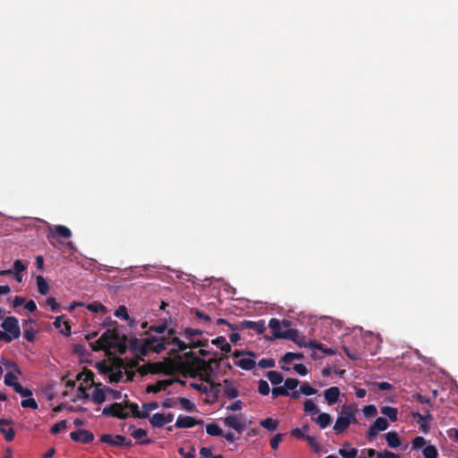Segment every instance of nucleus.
I'll list each match as a JSON object with an SVG mask.
<instances>
[{
  "label": "nucleus",
  "instance_id": "nucleus-1",
  "mask_svg": "<svg viewBox=\"0 0 458 458\" xmlns=\"http://www.w3.org/2000/svg\"><path fill=\"white\" fill-rule=\"evenodd\" d=\"M185 341L174 337L171 342H165L163 338L148 337L140 343L142 354L149 351L160 352L165 349L166 344H171V351L182 352L187 348L204 347L208 344V339L203 336V332L199 329L186 328L183 332Z\"/></svg>",
  "mask_w": 458,
  "mask_h": 458
},
{
  "label": "nucleus",
  "instance_id": "nucleus-2",
  "mask_svg": "<svg viewBox=\"0 0 458 458\" xmlns=\"http://www.w3.org/2000/svg\"><path fill=\"white\" fill-rule=\"evenodd\" d=\"M354 422H356V410L352 406L344 405L342 407L341 412L335 420L333 430L336 435H341L348 428L351 423Z\"/></svg>",
  "mask_w": 458,
  "mask_h": 458
},
{
  "label": "nucleus",
  "instance_id": "nucleus-3",
  "mask_svg": "<svg viewBox=\"0 0 458 458\" xmlns=\"http://www.w3.org/2000/svg\"><path fill=\"white\" fill-rule=\"evenodd\" d=\"M1 327L4 331H0V341L10 343L20 337L21 329L16 318L12 316L5 318L1 323Z\"/></svg>",
  "mask_w": 458,
  "mask_h": 458
},
{
  "label": "nucleus",
  "instance_id": "nucleus-4",
  "mask_svg": "<svg viewBox=\"0 0 458 458\" xmlns=\"http://www.w3.org/2000/svg\"><path fill=\"white\" fill-rule=\"evenodd\" d=\"M276 338L292 339L295 333L290 328V323L287 320L280 321L277 318H271L268 323Z\"/></svg>",
  "mask_w": 458,
  "mask_h": 458
},
{
  "label": "nucleus",
  "instance_id": "nucleus-5",
  "mask_svg": "<svg viewBox=\"0 0 458 458\" xmlns=\"http://www.w3.org/2000/svg\"><path fill=\"white\" fill-rule=\"evenodd\" d=\"M72 236V231L65 225H48L47 239L49 243L55 247L57 246L55 242H58V238L69 239Z\"/></svg>",
  "mask_w": 458,
  "mask_h": 458
},
{
  "label": "nucleus",
  "instance_id": "nucleus-6",
  "mask_svg": "<svg viewBox=\"0 0 458 458\" xmlns=\"http://www.w3.org/2000/svg\"><path fill=\"white\" fill-rule=\"evenodd\" d=\"M116 344L117 335L113 331L107 330L101 335L98 340L91 344V347L94 351H106L110 348L116 346Z\"/></svg>",
  "mask_w": 458,
  "mask_h": 458
},
{
  "label": "nucleus",
  "instance_id": "nucleus-7",
  "mask_svg": "<svg viewBox=\"0 0 458 458\" xmlns=\"http://www.w3.org/2000/svg\"><path fill=\"white\" fill-rule=\"evenodd\" d=\"M131 413H132L131 404H130V407H127L121 403H114L109 406H106L102 411L104 416H112L119 419H125L129 417Z\"/></svg>",
  "mask_w": 458,
  "mask_h": 458
},
{
  "label": "nucleus",
  "instance_id": "nucleus-8",
  "mask_svg": "<svg viewBox=\"0 0 458 458\" xmlns=\"http://www.w3.org/2000/svg\"><path fill=\"white\" fill-rule=\"evenodd\" d=\"M28 262L16 259L13 263V269L1 270L0 276H5L13 279L16 283H22L23 272L27 269Z\"/></svg>",
  "mask_w": 458,
  "mask_h": 458
},
{
  "label": "nucleus",
  "instance_id": "nucleus-9",
  "mask_svg": "<svg viewBox=\"0 0 458 458\" xmlns=\"http://www.w3.org/2000/svg\"><path fill=\"white\" fill-rule=\"evenodd\" d=\"M16 372L8 371L4 376V384L7 386L13 388L14 392L21 394V396H31L32 393L30 389L22 387L18 382V376Z\"/></svg>",
  "mask_w": 458,
  "mask_h": 458
},
{
  "label": "nucleus",
  "instance_id": "nucleus-10",
  "mask_svg": "<svg viewBox=\"0 0 458 458\" xmlns=\"http://www.w3.org/2000/svg\"><path fill=\"white\" fill-rule=\"evenodd\" d=\"M94 374L90 371H86L83 373H80L77 376V380L80 381V385L77 388L78 394L76 398L72 400L75 402L76 399H85L88 398V394L86 393L87 385L93 383Z\"/></svg>",
  "mask_w": 458,
  "mask_h": 458
},
{
  "label": "nucleus",
  "instance_id": "nucleus-11",
  "mask_svg": "<svg viewBox=\"0 0 458 458\" xmlns=\"http://www.w3.org/2000/svg\"><path fill=\"white\" fill-rule=\"evenodd\" d=\"M388 427L389 423L386 418H377V420L369 426L367 432V438L369 441L374 440L380 432L386 430Z\"/></svg>",
  "mask_w": 458,
  "mask_h": 458
},
{
  "label": "nucleus",
  "instance_id": "nucleus-12",
  "mask_svg": "<svg viewBox=\"0 0 458 458\" xmlns=\"http://www.w3.org/2000/svg\"><path fill=\"white\" fill-rule=\"evenodd\" d=\"M141 374H168L171 371V366L164 362L147 363L140 367Z\"/></svg>",
  "mask_w": 458,
  "mask_h": 458
},
{
  "label": "nucleus",
  "instance_id": "nucleus-13",
  "mask_svg": "<svg viewBox=\"0 0 458 458\" xmlns=\"http://www.w3.org/2000/svg\"><path fill=\"white\" fill-rule=\"evenodd\" d=\"M224 424L234 429L238 433H242L245 428L244 419L242 414H231L223 419Z\"/></svg>",
  "mask_w": 458,
  "mask_h": 458
},
{
  "label": "nucleus",
  "instance_id": "nucleus-14",
  "mask_svg": "<svg viewBox=\"0 0 458 458\" xmlns=\"http://www.w3.org/2000/svg\"><path fill=\"white\" fill-rule=\"evenodd\" d=\"M100 441L108 445L116 447L131 445V441L127 440L126 437L122 435L104 434L100 437Z\"/></svg>",
  "mask_w": 458,
  "mask_h": 458
},
{
  "label": "nucleus",
  "instance_id": "nucleus-15",
  "mask_svg": "<svg viewBox=\"0 0 458 458\" xmlns=\"http://www.w3.org/2000/svg\"><path fill=\"white\" fill-rule=\"evenodd\" d=\"M158 407L157 402H150L144 403L141 409H139L137 404L131 403V411L137 418L145 419L149 416L150 411L156 410Z\"/></svg>",
  "mask_w": 458,
  "mask_h": 458
},
{
  "label": "nucleus",
  "instance_id": "nucleus-16",
  "mask_svg": "<svg viewBox=\"0 0 458 458\" xmlns=\"http://www.w3.org/2000/svg\"><path fill=\"white\" fill-rule=\"evenodd\" d=\"M235 364L242 369L250 370L256 366L255 355L252 352L243 353L236 357Z\"/></svg>",
  "mask_w": 458,
  "mask_h": 458
},
{
  "label": "nucleus",
  "instance_id": "nucleus-17",
  "mask_svg": "<svg viewBox=\"0 0 458 458\" xmlns=\"http://www.w3.org/2000/svg\"><path fill=\"white\" fill-rule=\"evenodd\" d=\"M363 339L365 344H369V352L371 354H376L378 349L380 348V344L382 343V339L379 335H375L372 332H366L363 335Z\"/></svg>",
  "mask_w": 458,
  "mask_h": 458
},
{
  "label": "nucleus",
  "instance_id": "nucleus-18",
  "mask_svg": "<svg viewBox=\"0 0 458 458\" xmlns=\"http://www.w3.org/2000/svg\"><path fill=\"white\" fill-rule=\"evenodd\" d=\"M203 420H197L191 416H179L176 420L174 427L177 428H189L196 425H203Z\"/></svg>",
  "mask_w": 458,
  "mask_h": 458
},
{
  "label": "nucleus",
  "instance_id": "nucleus-19",
  "mask_svg": "<svg viewBox=\"0 0 458 458\" xmlns=\"http://www.w3.org/2000/svg\"><path fill=\"white\" fill-rule=\"evenodd\" d=\"M174 415L172 413H155L150 419L149 422L153 427L161 428L167 423L172 422Z\"/></svg>",
  "mask_w": 458,
  "mask_h": 458
},
{
  "label": "nucleus",
  "instance_id": "nucleus-20",
  "mask_svg": "<svg viewBox=\"0 0 458 458\" xmlns=\"http://www.w3.org/2000/svg\"><path fill=\"white\" fill-rule=\"evenodd\" d=\"M70 436L73 441L83 444L90 443L94 439L93 434L85 429H79L77 431H73L71 433Z\"/></svg>",
  "mask_w": 458,
  "mask_h": 458
},
{
  "label": "nucleus",
  "instance_id": "nucleus-21",
  "mask_svg": "<svg viewBox=\"0 0 458 458\" xmlns=\"http://www.w3.org/2000/svg\"><path fill=\"white\" fill-rule=\"evenodd\" d=\"M219 386L222 392L230 399H233L238 396V391L234 386L233 383L228 379L223 380Z\"/></svg>",
  "mask_w": 458,
  "mask_h": 458
},
{
  "label": "nucleus",
  "instance_id": "nucleus-22",
  "mask_svg": "<svg viewBox=\"0 0 458 458\" xmlns=\"http://www.w3.org/2000/svg\"><path fill=\"white\" fill-rule=\"evenodd\" d=\"M328 405L335 404L340 397V390L337 386H331L323 393Z\"/></svg>",
  "mask_w": 458,
  "mask_h": 458
},
{
  "label": "nucleus",
  "instance_id": "nucleus-23",
  "mask_svg": "<svg viewBox=\"0 0 458 458\" xmlns=\"http://www.w3.org/2000/svg\"><path fill=\"white\" fill-rule=\"evenodd\" d=\"M128 433L135 439L140 440V444H148L149 439L146 438L147 431L142 428H136L134 426L128 427Z\"/></svg>",
  "mask_w": 458,
  "mask_h": 458
},
{
  "label": "nucleus",
  "instance_id": "nucleus-24",
  "mask_svg": "<svg viewBox=\"0 0 458 458\" xmlns=\"http://www.w3.org/2000/svg\"><path fill=\"white\" fill-rule=\"evenodd\" d=\"M271 394L274 399L279 396H289L292 399H299V394L297 392H289L283 386L274 387L271 390Z\"/></svg>",
  "mask_w": 458,
  "mask_h": 458
},
{
  "label": "nucleus",
  "instance_id": "nucleus-25",
  "mask_svg": "<svg viewBox=\"0 0 458 458\" xmlns=\"http://www.w3.org/2000/svg\"><path fill=\"white\" fill-rule=\"evenodd\" d=\"M171 384H172L171 379L158 380L156 384L148 386L147 392L156 394V393H158L160 391L166 389V387L168 386H170Z\"/></svg>",
  "mask_w": 458,
  "mask_h": 458
},
{
  "label": "nucleus",
  "instance_id": "nucleus-26",
  "mask_svg": "<svg viewBox=\"0 0 458 458\" xmlns=\"http://www.w3.org/2000/svg\"><path fill=\"white\" fill-rule=\"evenodd\" d=\"M338 454L343 458H356L358 456V450L352 447L350 444L345 443L343 445V447L339 449Z\"/></svg>",
  "mask_w": 458,
  "mask_h": 458
},
{
  "label": "nucleus",
  "instance_id": "nucleus-27",
  "mask_svg": "<svg viewBox=\"0 0 458 458\" xmlns=\"http://www.w3.org/2000/svg\"><path fill=\"white\" fill-rule=\"evenodd\" d=\"M386 441L387 443V445L390 448H398L401 446V440L400 437L395 431H390L387 432L385 435Z\"/></svg>",
  "mask_w": 458,
  "mask_h": 458
},
{
  "label": "nucleus",
  "instance_id": "nucleus-28",
  "mask_svg": "<svg viewBox=\"0 0 458 458\" xmlns=\"http://www.w3.org/2000/svg\"><path fill=\"white\" fill-rule=\"evenodd\" d=\"M91 399L95 403L100 404L104 403L106 399V387L99 388L97 387L94 389Z\"/></svg>",
  "mask_w": 458,
  "mask_h": 458
},
{
  "label": "nucleus",
  "instance_id": "nucleus-29",
  "mask_svg": "<svg viewBox=\"0 0 458 458\" xmlns=\"http://www.w3.org/2000/svg\"><path fill=\"white\" fill-rule=\"evenodd\" d=\"M313 420L321 428H326L327 427H328L330 425V423L332 422V418L331 416L328 414V413H326V412H322L320 414H318V416L315 419H313Z\"/></svg>",
  "mask_w": 458,
  "mask_h": 458
},
{
  "label": "nucleus",
  "instance_id": "nucleus-30",
  "mask_svg": "<svg viewBox=\"0 0 458 458\" xmlns=\"http://www.w3.org/2000/svg\"><path fill=\"white\" fill-rule=\"evenodd\" d=\"M380 411L384 416H386L393 422L398 420V411L394 407L383 406Z\"/></svg>",
  "mask_w": 458,
  "mask_h": 458
},
{
  "label": "nucleus",
  "instance_id": "nucleus-31",
  "mask_svg": "<svg viewBox=\"0 0 458 458\" xmlns=\"http://www.w3.org/2000/svg\"><path fill=\"white\" fill-rule=\"evenodd\" d=\"M303 411L310 415H316L319 409L312 399H308L303 403Z\"/></svg>",
  "mask_w": 458,
  "mask_h": 458
},
{
  "label": "nucleus",
  "instance_id": "nucleus-32",
  "mask_svg": "<svg viewBox=\"0 0 458 458\" xmlns=\"http://www.w3.org/2000/svg\"><path fill=\"white\" fill-rule=\"evenodd\" d=\"M177 403L181 405L182 409L185 410L186 411L192 412L196 411L195 403L189 399L178 398Z\"/></svg>",
  "mask_w": 458,
  "mask_h": 458
},
{
  "label": "nucleus",
  "instance_id": "nucleus-33",
  "mask_svg": "<svg viewBox=\"0 0 458 458\" xmlns=\"http://www.w3.org/2000/svg\"><path fill=\"white\" fill-rule=\"evenodd\" d=\"M260 425L268 431L273 432L278 427V420L272 418H267L260 421Z\"/></svg>",
  "mask_w": 458,
  "mask_h": 458
},
{
  "label": "nucleus",
  "instance_id": "nucleus-34",
  "mask_svg": "<svg viewBox=\"0 0 458 458\" xmlns=\"http://www.w3.org/2000/svg\"><path fill=\"white\" fill-rule=\"evenodd\" d=\"M176 277L178 281L174 282L175 284H184L185 283H191L192 284H195V277L182 273V272H175Z\"/></svg>",
  "mask_w": 458,
  "mask_h": 458
},
{
  "label": "nucleus",
  "instance_id": "nucleus-35",
  "mask_svg": "<svg viewBox=\"0 0 458 458\" xmlns=\"http://www.w3.org/2000/svg\"><path fill=\"white\" fill-rule=\"evenodd\" d=\"M267 377L274 386L281 384L284 380L282 374L275 370L268 371L267 373Z\"/></svg>",
  "mask_w": 458,
  "mask_h": 458
},
{
  "label": "nucleus",
  "instance_id": "nucleus-36",
  "mask_svg": "<svg viewBox=\"0 0 458 458\" xmlns=\"http://www.w3.org/2000/svg\"><path fill=\"white\" fill-rule=\"evenodd\" d=\"M296 392L299 394V398L301 397V394L310 396L317 394V390L314 387L310 386L308 383L301 384V386Z\"/></svg>",
  "mask_w": 458,
  "mask_h": 458
},
{
  "label": "nucleus",
  "instance_id": "nucleus-37",
  "mask_svg": "<svg viewBox=\"0 0 458 458\" xmlns=\"http://www.w3.org/2000/svg\"><path fill=\"white\" fill-rule=\"evenodd\" d=\"M422 454L425 458H437L438 456L437 448L432 445H427L422 449Z\"/></svg>",
  "mask_w": 458,
  "mask_h": 458
},
{
  "label": "nucleus",
  "instance_id": "nucleus-38",
  "mask_svg": "<svg viewBox=\"0 0 458 458\" xmlns=\"http://www.w3.org/2000/svg\"><path fill=\"white\" fill-rule=\"evenodd\" d=\"M1 364L6 369H9V371L16 372L19 375H21V370L18 367V365L11 360H8L6 359L1 360Z\"/></svg>",
  "mask_w": 458,
  "mask_h": 458
},
{
  "label": "nucleus",
  "instance_id": "nucleus-39",
  "mask_svg": "<svg viewBox=\"0 0 458 458\" xmlns=\"http://www.w3.org/2000/svg\"><path fill=\"white\" fill-rule=\"evenodd\" d=\"M427 445V440L420 436H418L413 438L411 442V449L412 450H420L423 449Z\"/></svg>",
  "mask_w": 458,
  "mask_h": 458
},
{
  "label": "nucleus",
  "instance_id": "nucleus-40",
  "mask_svg": "<svg viewBox=\"0 0 458 458\" xmlns=\"http://www.w3.org/2000/svg\"><path fill=\"white\" fill-rule=\"evenodd\" d=\"M206 431L210 436H221L223 435L222 428L216 423L208 424L206 427Z\"/></svg>",
  "mask_w": 458,
  "mask_h": 458
},
{
  "label": "nucleus",
  "instance_id": "nucleus-41",
  "mask_svg": "<svg viewBox=\"0 0 458 458\" xmlns=\"http://www.w3.org/2000/svg\"><path fill=\"white\" fill-rule=\"evenodd\" d=\"M302 354L294 352H286L281 359V363H291L295 360H301Z\"/></svg>",
  "mask_w": 458,
  "mask_h": 458
},
{
  "label": "nucleus",
  "instance_id": "nucleus-42",
  "mask_svg": "<svg viewBox=\"0 0 458 458\" xmlns=\"http://www.w3.org/2000/svg\"><path fill=\"white\" fill-rule=\"evenodd\" d=\"M300 381L296 378H287L284 383V387L289 392L298 391L296 388L299 386Z\"/></svg>",
  "mask_w": 458,
  "mask_h": 458
},
{
  "label": "nucleus",
  "instance_id": "nucleus-43",
  "mask_svg": "<svg viewBox=\"0 0 458 458\" xmlns=\"http://www.w3.org/2000/svg\"><path fill=\"white\" fill-rule=\"evenodd\" d=\"M7 426H1L0 432L4 436L6 441H13L15 436V432L13 428Z\"/></svg>",
  "mask_w": 458,
  "mask_h": 458
},
{
  "label": "nucleus",
  "instance_id": "nucleus-44",
  "mask_svg": "<svg viewBox=\"0 0 458 458\" xmlns=\"http://www.w3.org/2000/svg\"><path fill=\"white\" fill-rule=\"evenodd\" d=\"M86 308L90 310L91 312L97 313V312H106V308L98 302H91L86 306Z\"/></svg>",
  "mask_w": 458,
  "mask_h": 458
},
{
  "label": "nucleus",
  "instance_id": "nucleus-45",
  "mask_svg": "<svg viewBox=\"0 0 458 458\" xmlns=\"http://www.w3.org/2000/svg\"><path fill=\"white\" fill-rule=\"evenodd\" d=\"M194 314H195V317L198 318L199 324H202L204 326L209 325V323L211 321L210 316L203 313L200 310H195Z\"/></svg>",
  "mask_w": 458,
  "mask_h": 458
},
{
  "label": "nucleus",
  "instance_id": "nucleus-46",
  "mask_svg": "<svg viewBox=\"0 0 458 458\" xmlns=\"http://www.w3.org/2000/svg\"><path fill=\"white\" fill-rule=\"evenodd\" d=\"M114 316L125 321L130 319L127 309L124 306H119L118 309L114 311Z\"/></svg>",
  "mask_w": 458,
  "mask_h": 458
},
{
  "label": "nucleus",
  "instance_id": "nucleus-47",
  "mask_svg": "<svg viewBox=\"0 0 458 458\" xmlns=\"http://www.w3.org/2000/svg\"><path fill=\"white\" fill-rule=\"evenodd\" d=\"M362 412L365 418H371L377 414V411L375 405L369 404L364 406Z\"/></svg>",
  "mask_w": 458,
  "mask_h": 458
},
{
  "label": "nucleus",
  "instance_id": "nucleus-48",
  "mask_svg": "<svg viewBox=\"0 0 458 458\" xmlns=\"http://www.w3.org/2000/svg\"><path fill=\"white\" fill-rule=\"evenodd\" d=\"M306 348H309V349H310V350H312L314 352L316 350H320V351H322L325 353H331V352L329 350L324 349L321 344H319L318 342H314V341L307 342V347Z\"/></svg>",
  "mask_w": 458,
  "mask_h": 458
},
{
  "label": "nucleus",
  "instance_id": "nucleus-49",
  "mask_svg": "<svg viewBox=\"0 0 458 458\" xmlns=\"http://www.w3.org/2000/svg\"><path fill=\"white\" fill-rule=\"evenodd\" d=\"M259 393L262 395H267L270 392L269 385L265 380H259V386H258Z\"/></svg>",
  "mask_w": 458,
  "mask_h": 458
},
{
  "label": "nucleus",
  "instance_id": "nucleus-50",
  "mask_svg": "<svg viewBox=\"0 0 458 458\" xmlns=\"http://www.w3.org/2000/svg\"><path fill=\"white\" fill-rule=\"evenodd\" d=\"M276 365V362L273 359H261L258 362V366L261 369H270L274 368Z\"/></svg>",
  "mask_w": 458,
  "mask_h": 458
},
{
  "label": "nucleus",
  "instance_id": "nucleus-51",
  "mask_svg": "<svg viewBox=\"0 0 458 458\" xmlns=\"http://www.w3.org/2000/svg\"><path fill=\"white\" fill-rule=\"evenodd\" d=\"M29 398L24 399L21 401V404L24 408H31V409H37L38 403L36 400L30 396H28Z\"/></svg>",
  "mask_w": 458,
  "mask_h": 458
},
{
  "label": "nucleus",
  "instance_id": "nucleus-52",
  "mask_svg": "<svg viewBox=\"0 0 458 458\" xmlns=\"http://www.w3.org/2000/svg\"><path fill=\"white\" fill-rule=\"evenodd\" d=\"M106 396L107 399H120L122 398V392L119 390L112 389L110 387H106Z\"/></svg>",
  "mask_w": 458,
  "mask_h": 458
},
{
  "label": "nucleus",
  "instance_id": "nucleus-53",
  "mask_svg": "<svg viewBox=\"0 0 458 458\" xmlns=\"http://www.w3.org/2000/svg\"><path fill=\"white\" fill-rule=\"evenodd\" d=\"M66 428V420H61L55 423L50 429L52 434H57L61 430Z\"/></svg>",
  "mask_w": 458,
  "mask_h": 458
},
{
  "label": "nucleus",
  "instance_id": "nucleus-54",
  "mask_svg": "<svg viewBox=\"0 0 458 458\" xmlns=\"http://www.w3.org/2000/svg\"><path fill=\"white\" fill-rule=\"evenodd\" d=\"M377 458H400V457L398 454H396L393 452L385 450V451L377 453Z\"/></svg>",
  "mask_w": 458,
  "mask_h": 458
},
{
  "label": "nucleus",
  "instance_id": "nucleus-55",
  "mask_svg": "<svg viewBox=\"0 0 458 458\" xmlns=\"http://www.w3.org/2000/svg\"><path fill=\"white\" fill-rule=\"evenodd\" d=\"M375 454H377L374 449H363L360 451V454L357 458H373Z\"/></svg>",
  "mask_w": 458,
  "mask_h": 458
},
{
  "label": "nucleus",
  "instance_id": "nucleus-56",
  "mask_svg": "<svg viewBox=\"0 0 458 458\" xmlns=\"http://www.w3.org/2000/svg\"><path fill=\"white\" fill-rule=\"evenodd\" d=\"M309 427L304 426L301 429V428H294L292 430V435L297 438H305L306 435L303 434L304 431H308Z\"/></svg>",
  "mask_w": 458,
  "mask_h": 458
},
{
  "label": "nucleus",
  "instance_id": "nucleus-57",
  "mask_svg": "<svg viewBox=\"0 0 458 458\" xmlns=\"http://www.w3.org/2000/svg\"><path fill=\"white\" fill-rule=\"evenodd\" d=\"M293 369L300 376H306L308 374V369L306 366L301 363L295 364L293 366Z\"/></svg>",
  "mask_w": 458,
  "mask_h": 458
},
{
  "label": "nucleus",
  "instance_id": "nucleus-58",
  "mask_svg": "<svg viewBox=\"0 0 458 458\" xmlns=\"http://www.w3.org/2000/svg\"><path fill=\"white\" fill-rule=\"evenodd\" d=\"M282 439V434H276L275 437H273L270 440V445L272 449L276 450L278 447L279 444L281 443Z\"/></svg>",
  "mask_w": 458,
  "mask_h": 458
},
{
  "label": "nucleus",
  "instance_id": "nucleus-59",
  "mask_svg": "<svg viewBox=\"0 0 458 458\" xmlns=\"http://www.w3.org/2000/svg\"><path fill=\"white\" fill-rule=\"evenodd\" d=\"M179 454L183 457V458H194V454H193V449H190V450H186L184 447H181L179 449Z\"/></svg>",
  "mask_w": 458,
  "mask_h": 458
},
{
  "label": "nucleus",
  "instance_id": "nucleus-60",
  "mask_svg": "<svg viewBox=\"0 0 458 458\" xmlns=\"http://www.w3.org/2000/svg\"><path fill=\"white\" fill-rule=\"evenodd\" d=\"M227 410L230 411H240L242 409V403L240 400H236L232 403L229 406L226 407Z\"/></svg>",
  "mask_w": 458,
  "mask_h": 458
},
{
  "label": "nucleus",
  "instance_id": "nucleus-61",
  "mask_svg": "<svg viewBox=\"0 0 458 458\" xmlns=\"http://www.w3.org/2000/svg\"><path fill=\"white\" fill-rule=\"evenodd\" d=\"M199 454L202 456V458H212V452L208 447H202L199 451Z\"/></svg>",
  "mask_w": 458,
  "mask_h": 458
},
{
  "label": "nucleus",
  "instance_id": "nucleus-62",
  "mask_svg": "<svg viewBox=\"0 0 458 458\" xmlns=\"http://www.w3.org/2000/svg\"><path fill=\"white\" fill-rule=\"evenodd\" d=\"M377 388L381 391H386V390H389L392 388L391 384H389L388 382H379L377 384Z\"/></svg>",
  "mask_w": 458,
  "mask_h": 458
},
{
  "label": "nucleus",
  "instance_id": "nucleus-63",
  "mask_svg": "<svg viewBox=\"0 0 458 458\" xmlns=\"http://www.w3.org/2000/svg\"><path fill=\"white\" fill-rule=\"evenodd\" d=\"M176 404H178L177 399L176 400L167 399L164 402L163 406L165 408H172V407H174Z\"/></svg>",
  "mask_w": 458,
  "mask_h": 458
},
{
  "label": "nucleus",
  "instance_id": "nucleus-64",
  "mask_svg": "<svg viewBox=\"0 0 458 458\" xmlns=\"http://www.w3.org/2000/svg\"><path fill=\"white\" fill-rule=\"evenodd\" d=\"M25 309L30 312L34 311L36 309H37V305L35 303V301H29L26 304H25Z\"/></svg>",
  "mask_w": 458,
  "mask_h": 458
}]
</instances>
